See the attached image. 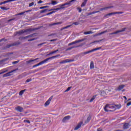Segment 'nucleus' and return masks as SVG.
Instances as JSON below:
<instances>
[{"label": "nucleus", "mask_w": 131, "mask_h": 131, "mask_svg": "<svg viewBox=\"0 0 131 131\" xmlns=\"http://www.w3.org/2000/svg\"><path fill=\"white\" fill-rule=\"evenodd\" d=\"M75 1H76V0H71L69 3H67L64 4H62L60 6V8H56V9H51L49 10V12H51V11H53L49 12L48 13H47L46 14L43 15L42 17H45V16H49V15H52V14H54V13H56V12H57V11H59V10H61V9H64V8H65L64 7V6H67V5L70 6V4H71V3H73V2H75Z\"/></svg>", "instance_id": "1"}, {"label": "nucleus", "mask_w": 131, "mask_h": 131, "mask_svg": "<svg viewBox=\"0 0 131 131\" xmlns=\"http://www.w3.org/2000/svg\"><path fill=\"white\" fill-rule=\"evenodd\" d=\"M58 57H60V54H58V55H57L56 56H53L52 57L46 58L44 60H43L42 61H40L39 63L33 66V67H37V66L42 65V64H45L46 63H47L48 61H49V60H51V59H56V58H58Z\"/></svg>", "instance_id": "2"}, {"label": "nucleus", "mask_w": 131, "mask_h": 131, "mask_svg": "<svg viewBox=\"0 0 131 131\" xmlns=\"http://www.w3.org/2000/svg\"><path fill=\"white\" fill-rule=\"evenodd\" d=\"M104 111L105 112H112L114 110H115V105H113L111 104H106L104 108ZM108 109H114V111H112L111 110H108Z\"/></svg>", "instance_id": "3"}, {"label": "nucleus", "mask_w": 131, "mask_h": 131, "mask_svg": "<svg viewBox=\"0 0 131 131\" xmlns=\"http://www.w3.org/2000/svg\"><path fill=\"white\" fill-rule=\"evenodd\" d=\"M101 49H102V47L96 48L89 51L83 52L81 53V54L82 56H84V55H88V54H90V53H93V52H95V51H99V50H101Z\"/></svg>", "instance_id": "4"}, {"label": "nucleus", "mask_w": 131, "mask_h": 131, "mask_svg": "<svg viewBox=\"0 0 131 131\" xmlns=\"http://www.w3.org/2000/svg\"><path fill=\"white\" fill-rule=\"evenodd\" d=\"M17 70H18V69H16L15 70H13L6 74H5L4 75H3V77H8V76H11L12 75H13V74H12L13 72H15L16 71H17Z\"/></svg>", "instance_id": "5"}, {"label": "nucleus", "mask_w": 131, "mask_h": 131, "mask_svg": "<svg viewBox=\"0 0 131 131\" xmlns=\"http://www.w3.org/2000/svg\"><path fill=\"white\" fill-rule=\"evenodd\" d=\"M20 43V42H15L14 43H12L11 44L7 45L6 48L7 49H9V48H11V47H14L15 46H19Z\"/></svg>", "instance_id": "6"}, {"label": "nucleus", "mask_w": 131, "mask_h": 131, "mask_svg": "<svg viewBox=\"0 0 131 131\" xmlns=\"http://www.w3.org/2000/svg\"><path fill=\"white\" fill-rule=\"evenodd\" d=\"M73 61H74V60H73V59H67L64 60H62V61H60L59 62V64H65L66 63H70L71 62H73Z\"/></svg>", "instance_id": "7"}, {"label": "nucleus", "mask_w": 131, "mask_h": 131, "mask_svg": "<svg viewBox=\"0 0 131 131\" xmlns=\"http://www.w3.org/2000/svg\"><path fill=\"white\" fill-rule=\"evenodd\" d=\"M34 30H36V29L34 28H29L28 29L24 30L25 33H28V34H29L30 32H32V31H34Z\"/></svg>", "instance_id": "8"}, {"label": "nucleus", "mask_w": 131, "mask_h": 131, "mask_svg": "<svg viewBox=\"0 0 131 131\" xmlns=\"http://www.w3.org/2000/svg\"><path fill=\"white\" fill-rule=\"evenodd\" d=\"M83 122L82 121L80 122L79 123H78L77 126L74 128V130H77L81 127V125H82Z\"/></svg>", "instance_id": "9"}, {"label": "nucleus", "mask_w": 131, "mask_h": 131, "mask_svg": "<svg viewBox=\"0 0 131 131\" xmlns=\"http://www.w3.org/2000/svg\"><path fill=\"white\" fill-rule=\"evenodd\" d=\"M52 99H53V96H51L50 98H49V99L45 103V107L49 106V105L51 104V101H52Z\"/></svg>", "instance_id": "10"}, {"label": "nucleus", "mask_w": 131, "mask_h": 131, "mask_svg": "<svg viewBox=\"0 0 131 131\" xmlns=\"http://www.w3.org/2000/svg\"><path fill=\"white\" fill-rule=\"evenodd\" d=\"M81 41H83V40L81 39V40H76L75 41H73L69 43L68 46L69 47L70 46H72V45H75V43H78V42H81Z\"/></svg>", "instance_id": "11"}, {"label": "nucleus", "mask_w": 131, "mask_h": 131, "mask_svg": "<svg viewBox=\"0 0 131 131\" xmlns=\"http://www.w3.org/2000/svg\"><path fill=\"white\" fill-rule=\"evenodd\" d=\"M15 110L16 111H18V112H23V107L20 106H18L16 107L15 108Z\"/></svg>", "instance_id": "12"}, {"label": "nucleus", "mask_w": 131, "mask_h": 131, "mask_svg": "<svg viewBox=\"0 0 131 131\" xmlns=\"http://www.w3.org/2000/svg\"><path fill=\"white\" fill-rule=\"evenodd\" d=\"M16 1L18 0H7L6 1L0 3V6L2 5H4L5 4H7V3H11V2H16Z\"/></svg>", "instance_id": "13"}, {"label": "nucleus", "mask_w": 131, "mask_h": 131, "mask_svg": "<svg viewBox=\"0 0 131 131\" xmlns=\"http://www.w3.org/2000/svg\"><path fill=\"white\" fill-rule=\"evenodd\" d=\"M71 118V117L70 116H67L64 117L62 119V122H65L66 120H68V119H70Z\"/></svg>", "instance_id": "14"}, {"label": "nucleus", "mask_w": 131, "mask_h": 131, "mask_svg": "<svg viewBox=\"0 0 131 131\" xmlns=\"http://www.w3.org/2000/svg\"><path fill=\"white\" fill-rule=\"evenodd\" d=\"M111 8H113V6L106 7L103 8H101L100 11H105L106 10H108V9H111Z\"/></svg>", "instance_id": "15"}, {"label": "nucleus", "mask_w": 131, "mask_h": 131, "mask_svg": "<svg viewBox=\"0 0 131 131\" xmlns=\"http://www.w3.org/2000/svg\"><path fill=\"white\" fill-rule=\"evenodd\" d=\"M124 85H119L118 88L116 89V91H121L124 88Z\"/></svg>", "instance_id": "16"}, {"label": "nucleus", "mask_w": 131, "mask_h": 131, "mask_svg": "<svg viewBox=\"0 0 131 131\" xmlns=\"http://www.w3.org/2000/svg\"><path fill=\"white\" fill-rule=\"evenodd\" d=\"M97 13H100V11H97L89 13L87 15L91 16V15H94V14H97Z\"/></svg>", "instance_id": "17"}, {"label": "nucleus", "mask_w": 131, "mask_h": 131, "mask_svg": "<svg viewBox=\"0 0 131 131\" xmlns=\"http://www.w3.org/2000/svg\"><path fill=\"white\" fill-rule=\"evenodd\" d=\"M51 4L53 6H55V5L58 4V2H57V1H52L51 3H48V5H51Z\"/></svg>", "instance_id": "18"}, {"label": "nucleus", "mask_w": 131, "mask_h": 131, "mask_svg": "<svg viewBox=\"0 0 131 131\" xmlns=\"http://www.w3.org/2000/svg\"><path fill=\"white\" fill-rule=\"evenodd\" d=\"M59 24H62V23H61V22L54 23L50 24L49 25V26H54L55 25H59Z\"/></svg>", "instance_id": "19"}, {"label": "nucleus", "mask_w": 131, "mask_h": 131, "mask_svg": "<svg viewBox=\"0 0 131 131\" xmlns=\"http://www.w3.org/2000/svg\"><path fill=\"white\" fill-rule=\"evenodd\" d=\"M36 60H38V58H36V59H31V60H30L29 61H27V64H30V63H32V62H34V61H36Z\"/></svg>", "instance_id": "20"}, {"label": "nucleus", "mask_w": 131, "mask_h": 131, "mask_svg": "<svg viewBox=\"0 0 131 131\" xmlns=\"http://www.w3.org/2000/svg\"><path fill=\"white\" fill-rule=\"evenodd\" d=\"M86 3H88V1L86 0H84V2L81 5V7L83 8V7H85V5H86Z\"/></svg>", "instance_id": "21"}, {"label": "nucleus", "mask_w": 131, "mask_h": 131, "mask_svg": "<svg viewBox=\"0 0 131 131\" xmlns=\"http://www.w3.org/2000/svg\"><path fill=\"white\" fill-rule=\"evenodd\" d=\"M23 33H25L24 30L16 32V34H18V35H21V34H23Z\"/></svg>", "instance_id": "22"}, {"label": "nucleus", "mask_w": 131, "mask_h": 131, "mask_svg": "<svg viewBox=\"0 0 131 131\" xmlns=\"http://www.w3.org/2000/svg\"><path fill=\"white\" fill-rule=\"evenodd\" d=\"M95 66L94 65V61H91L90 63V69H94Z\"/></svg>", "instance_id": "23"}, {"label": "nucleus", "mask_w": 131, "mask_h": 131, "mask_svg": "<svg viewBox=\"0 0 131 131\" xmlns=\"http://www.w3.org/2000/svg\"><path fill=\"white\" fill-rule=\"evenodd\" d=\"M96 98H97V95H94L92 97V98L90 99V102L92 103V102L94 101V100H95V99H96Z\"/></svg>", "instance_id": "24"}, {"label": "nucleus", "mask_w": 131, "mask_h": 131, "mask_svg": "<svg viewBox=\"0 0 131 131\" xmlns=\"http://www.w3.org/2000/svg\"><path fill=\"white\" fill-rule=\"evenodd\" d=\"M58 51H59V50H55L54 51H52L50 53L47 54V56H50L51 55H53V54H56V53H57V52H58Z\"/></svg>", "instance_id": "25"}, {"label": "nucleus", "mask_w": 131, "mask_h": 131, "mask_svg": "<svg viewBox=\"0 0 131 131\" xmlns=\"http://www.w3.org/2000/svg\"><path fill=\"white\" fill-rule=\"evenodd\" d=\"M128 127H129V124H128V123H126L123 125V128L126 129V128H128Z\"/></svg>", "instance_id": "26"}, {"label": "nucleus", "mask_w": 131, "mask_h": 131, "mask_svg": "<svg viewBox=\"0 0 131 131\" xmlns=\"http://www.w3.org/2000/svg\"><path fill=\"white\" fill-rule=\"evenodd\" d=\"M26 92V89H25L24 90H21L19 92V96H22V95H23V94H24V92Z\"/></svg>", "instance_id": "27"}, {"label": "nucleus", "mask_w": 131, "mask_h": 131, "mask_svg": "<svg viewBox=\"0 0 131 131\" xmlns=\"http://www.w3.org/2000/svg\"><path fill=\"white\" fill-rule=\"evenodd\" d=\"M79 46H73L72 47H70L69 48H68L66 51H70V50H72V49H74L75 48H78Z\"/></svg>", "instance_id": "28"}, {"label": "nucleus", "mask_w": 131, "mask_h": 131, "mask_svg": "<svg viewBox=\"0 0 131 131\" xmlns=\"http://www.w3.org/2000/svg\"><path fill=\"white\" fill-rule=\"evenodd\" d=\"M0 9H1V10H4L5 11H8V10H10V8H6L5 7H1Z\"/></svg>", "instance_id": "29"}, {"label": "nucleus", "mask_w": 131, "mask_h": 131, "mask_svg": "<svg viewBox=\"0 0 131 131\" xmlns=\"http://www.w3.org/2000/svg\"><path fill=\"white\" fill-rule=\"evenodd\" d=\"M49 10H48V9H44V10H41L40 13V14H42L43 13H46V12H47V11H48V12H49Z\"/></svg>", "instance_id": "30"}, {"label": "nucleus", "mask_w": 131, "mask_h": 131, "mask_svg": "<svg viewBox=\"0 0 131 131\" xmlns=\"http://www.w3.org/2000/svg\"><path fill=\"white\" fill-rule=\"evenodd\" d=\"M92 33H93V32H92V31L84 32V34H85L86 35L88 34H91Z\"/></svg>", "instance_id": "31"}, {"label": "nucleus", "mask_w": 131, "mask_h": 131, "mask_svg": "<svg viewBox=\"0 0 131 131\" xmlns=\"http://www.w3.org/2000/svg\"><path fill=\"white\" fill-rule=\"evenodd\" d=\"M121 108V105H115V109H120Z\"/></svg>", "instance_id": "32"}, {"label": "nucleus", "mask_w": 131, "mask_h": 131, "mask_svg": "<svg viewBox=\"0 0 131 131\" xmlns=\"http://www.w3.org/2000/svg\"><path fill=\"white\" fill-rule=\"evenodd\" d=\"M25 13H26V12L24 11L23 12H20L19 13H18L17 14H16V16H21V15H24V14H25Z\"/></svg>", "instance_id": "33"}, {"label": "nucleus", "mask_w": 131, "mask_h": 131, "mask_svg": "<svg viewBox=\"0 0 131 131\" xmlns=\"http://www.w3.org/2000/svg\"><path fill=\"white\" fill-rule=\"evenodd\" d=\"M114 14H115V12L110 13H108V14H106V15H105L104 17H108V16H112V15H113Z\"/></svg>", "instance_id": "34"}, {"label": "nucleus", "mask_w": 131, "mask_h": 131, "mask_svg": "<svg viewBox=\"0 0 131 131\" xmlns=\"http://www.w3.org/2000/svg\"><path fill=\"white\" fill-rule=\"evenodd\" d=\"M124 30H125V29H123L121 30H119L118 31L115 32V34H117V33H118L119 32H122L124 31Z\"/></svg>", "instance_id": "35"}, {"label": "nucleus", "mask_w": 131, "mask_h": 131, "mask_svg": "<svg viewBox=\"0 0 131 131\" xmlns=\"http://www.w3.org/2000/svg\"><path fill=\"white\" fill-rule=\"evenodd\" d=\"M91 119H92V117L91 116H89L87 118L86 122H90Z\"/></svg>", "instance_id": "36"}, {"label": "nucleus", "mask_w": 131, "mask_h": 131, "mask_svg": "<svg viewBox=\"0 0 131 131\" xmlns=\"http://www.w3.org/2000/svg\"><path fill=\"white\" fill-rule=\"evenodd\" d=\"M71 26H72V25H70L66 27H64L62 29H67V28H69V27H71Z\"/></svg>", "instance_id": "37"}, {"label": "nucleus", "mask_w": 131, "mask_h": 131, "mask_svg": "<svg viewBox=\"0 0 131 131\" xmlns=\"http://www.w3.org/2000/svg\"><path fill=\"white\" fill-rule=\"evenodd\" d=\"M32 36H33V35H29L28 36H26L24 37V38L26 39V38H28V37H32Z\"/></svg>", "instance_id": "38"}, {"label": "nucleus", "mask_w": 131, "mask_h": 131, "mask_svg": "<svg viewBox=\"0 0 131 131\" xmlns=\"http://www.w3.org/2000/svg\"><path fill=\"white\" fill-rule=\"evenodd\" d=\"M1 72H0V75L1 74H4V73H6V72H7L8 71V70H6V71H1Z\"/></svg>", "instance_id": "39"}, {"label": "nucleus", "mask_w": 131, "mask_h": 131, "mask_svg": "<svg viewBox=\"0 0 131 131\" xmlns=\"http://www.w3.org/2000/svg\"><path fill=\"white\" fill-rule=\"evenodd\" d=\"M72 88V86H70L69 88H68V89L65 91V92H69V91H70V90H71V88Z\"/></svg>", "instance_id": "40"}, {"label": "nucleus", "mask_w": 131, "mask_h": 131, "mask_svg": "<svg viewBox=\"0 0 131 131\" xmlns=\"http://www.w3.org/2000/svg\"><path fill=\"white\" fill-rule=\"evenodd\" d=\"M34 5V3L32 2V3L29 4V7H32V6H33Z\"/></svg>", "instance_id": "41"}, {"label": "nucleus", "mask_w": 131, "mask_h": 131, "mask_svg": "<svg viewBox=\"0 0 131 131\" xmlns=\"http://www.w3.org/2000/svg\"><path fill=\"white\" fill-rule=\"evenodd\" d=\"M36 38H32V39H30L28 40V41H32L33 40H35Z\"/></svg>", "instance_id": "42"}, {"label": "nucleus", "mask_w": 131, "mask_h": 131, "mask_svg": "<svg viewBox=\"0 0 131 131\" xmlns=\"http://www.w3.org/2000/svg\"><path fill=\"white\" fill-rule=\"evenodd\" d=\"M24 122H27V123H30V121L28 120H25Z\"/></svg>", "instance_id": "43"}, {"label": "nucleus", "mask_w": 131, "mask_h": 131, "mask_svg": "<svg viewBox=\"0 0 131 131\" xmlns=\"http://www.w3.org/2000/svg\"><path fill=\"white\" fill-rule=\"evenodd\" d=\"M31 80H32V79H28L26 81V82H30V81H31Z\"/></svg>", "instance_id": "44"}, {"label": "nucleus", "mask_w": 131, "mask_h": 131, "mask_svg": "<svg viewBox=\"0 0 131 131\" xmlns=\"http://www.w3.org/2000/svg\"><path fill=\"white\" fill-rule=\"evenodd\" d=\"M73 24H74V25H79V23H78V22H75V23H73Z\"/></svg>", "instance_id": "45"}, {"label": "nucleus", "mask_w": 131, "mask_h": 131, "mask_svg": "<svg viewBox=\"0 0 131 131\" xmlns=\"http://www.w3.org/2000/svg\"><path fill=\"white\" fill-rule=\"evenodd\" d=\"M17 63H19V60L13 61L12 64H17Z\"/></svg>", "instance_id": "46"}, {"label": "nucleus", "mask_w": 131, "mask_h": 131, "mask_svg": "<svg viewBox=\"0 0 131 131\" xmlns=\"http://www.w3.org/2000/svg\"><path fill=\"white\" fill-rule=\"evenodd\" d=\"M42 3H43V1H42L41 0H40L38 2H37V4H42Z\"/></svg>", "instance_id": "47"}, {"label": "nucleus", "mask_w": 131, "mask_h": 131, "mask_svg": "<svg viewBox=\"0 0 131 131\" xmlns=\"http://www.w3.org/2000/svg\"><path fill=\"white\" fill-rule=\"evenodd\" d=\"M130 105H131V101H130L127 103V106H130Z\"/></svg>", "instance_id": "48"}, {"label": "nucleus", "mask_w": 131, "mask_h": 131, "mask_svg": "<svg viewBox=\"0 0 131 131\" xmlns=\"http://www.w3.org/2000/svg\"><path fill=\"white\" fill-rule=\"evenodd\" d=\"M56 40H57V39L50 40V41H56Z\"/></svg>", "instance_id": "49"}, {"label": "nucleus", "mask_w": 131, "mask_h": 131, "mask_svg": "<svg viewBox=\"0 0 131 131\" xmlns=\"http://www.w3.org/2000/svg\"><path fill=\"white\" fill-rule=\"evenodd\" d=\"M78 9L79 10V12L81 13V8H79Z\"/></svg>", "instance_id": "50"}, {"label": "nucleus", "mask_w": 131, "mask_h": 131, "mask_svg": "<svg viewBox=\"0 0 131 131\" xmlns=\"http://www.w3.org/2000/svg\"><path fill=\"white\" fill-rule=\"evenodd\" d=\"M99 41H102V40H97V41H95L93 42H99Z\"/></svg>", "instance_id": "51"}, {"label": "nucleus", "mask_w": 131, "mask_h": 131, "mask_svg": "<svg viewBox=\"0 0 131 131\" xmlns=\"http://www.w3.org/2000/svg\"><path fill=\"white\" fill-rule=\"evenodd\" d=\"M39 9H40V10H42V9H45V7H44V6L40 7L39 8Z\"/></svg>", "instance_id": "52"}, {"label": "nucleus", "mask_w": 131, "mask_h": 131, "mask_svg": "<svg viewBox=\"0 0 131 131\" xmlns=\"http://www.w3.org/2000/svg\"><path fill=\"white\" fill-rule=\"evenodd\" d=\"M115 14H122V12H116Z\"/></svg>", "instance_id": "53"}, {"label": "nucleus", "mask_w": 131, "mask_h": 131, "mask_svg": "<svg viewBox=\"0 0 131 131\" xmlns=\"http://www.w3.org/2000/svg\"><path fill=\"white\" fill-rule=\"evenodd\" d=\"M25 12H26V13H28L29 12H31V10H28L27 11H25Z\"/></svg>", "instance_id": "54"}, {"label": "nucleus", "mask_w": 131, "mask_h": 131, "mask_svg": "<svg viewBox=\"0 0 131 131\" xmlns=\"http://www.w3.org/2000/svg\"><path fill=\"white\" fill-rule=\"evenodd\" d=\"M13 20H15V18H12V19H9V21L10 22L11 21H13Z\"/></svg>", "instance_id": "55"}, {"label": "nucleus", "mask_w": 131, "mask_h": 131, "mask_svg": "<svg viewBox=\"0 0 131 131\" xmlns=\"http://www.w3.org/2000/svg\"><path fill=\"white\" fill-rule=\"evenodd\" d=\"M44 7V9H47V8H49L48 6H43Z\"/></svg>", "instance_id": "56"}, {"label": "nucleus", "mask_w": 131, "mask_h": 131, "mask_svg": "<svg viewBox=\"0 0 131 131\" xmlns=\"http://www.w3.org/2000/svg\"><path fill=\"white\" fill-rule=\"evenodd\" d=\"M97 131H102V129L98 128V129H97Z\"/></svg>", "instance_id": "57"}, {"label": "nucleus", "mask_w": 131, "mask_h": 131, "mask_svg": "<svg viewBox=\"0 0 131 131\" xmlns=\"http://www.w3.org/2000/svg\"><path fill=\"white\" fill-rule=\"evenodd\" d=\"M2 40H5V38H3L2 39H0V42H2Z\"/></svg>", "instance_id": "58"}, {"label": "nucleus", "mask_w": 131, "mask_h": 131, "mask_svg": "<svg viewBox=\"0 0 131 131\" xmlns=\"http://www.w3.org/2000/svg\"><path fill=\"white\" fill-rule=\"evenodd\" d=\"M123 98L124 99H125V100H127V98H126V97L125 96H123Z\"/></svg>", "instance_id": "59"}, {"label": "nucleus", "mask_w": 131, "mask_h": 131, "mask_svg": "<svg viewBox=\"0 0 131 131\" xmlns=\"http://www.w3.org/2000/svg\"><path fill=\"white\" fill-rule=\"evenodd\" d=\"M105 32H107V31H105L102 32L101 33H105Z\"/></svg>", "instance_id": "60"}, {"label": "nucleus", "mask_w": 131, "mask_h": 131, "mask_svg": "<svg viewBox=\"0 0 131 131\" xmlns=\"http://www.w3.org/2000/svg\"><path fill=\"white\" fill-rule=\"evenodd\" d=\"M43 43H42L40 44V46H41L42 45H43Z\"/></svg>", "instance_id": "61"}, {"label": "nucleus", "mask_w": 131, "mask_h": 131, "mask_svg": "<svg viewBox=\"0 0 131 131\" xmlns=\"http://www.w3.org/2000/svg\"><path fill=\"white\" fill-rule=\"evenodd\" d=\"M8 58L5 59V61H7V60H8Z\"/></svg>", "instance_id": "62"}, {"label": "nucleus", "mask_w": 131, "mask_h": 131, "mask_svg": "<svg viewBox=\"0 0 131 131\" xmlns=\"http://www.w3.org/2000/svg\"><path fill=\"white\" fill-rule=\"evenodd\" d=\"M128 101H130V99H129L128 100Z\"/></svg>", "instance_id": "63"}, {"label": "nucleus", "mask_w": 131, "mask_h": 131, "mask_svg": "<svg viewBox=\"0 0 131 131\" xmlns=\"http://www.w3.org/2000/svg\"><path fill=\"white\" fill-rule=\"evenodd\" d=\"M122 92H124V90H122Z\"/></svg>", "instance_id": "64"}]
</instances>
